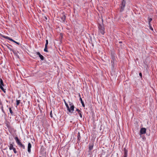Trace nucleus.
<instances>
[{
	"mask_svg": "<svg viewBox=\"0 0 157 157\" xmlns=\"http://www.w3.org/2000/svg\"><path fill=\"white\" fill-rule=\"evenodd\" d=\"M126 5V1L125 0H122L121 1L120 5L119 11L120 12H123L124 9Z\"/></svg>",
	"mask_w": 157,
	"mask_h": 157,
	"instance_id": "f257e3e1",
	"label": "nucleus"
},
{
	"mask_svg": "<svg viewBox=\"0 0 157 157\" xmlns=\"http://www.w3.org/2000/svg\"><path fill=\"white\" fill-rule=\"evenodd\" d=\"M16 143L17 144L21 147L23 149H25V146L22 144L20 140L19 139L17 136H16L14 138Z\"/></svg>",
	"mask_w": 157,
	"mask_h": 157,
	"instance_id": "f03ea898",
	"label": "nucleus"
},
{
	"mask_svg": "<svg viewBox=\"0 0 157 157\" xmlns=\"http://www.w3.org/2000/svg\"><path fill=\"white\" fill-rule=\"evenodd\" d=\"M98 26L99 32L101 34L104 35L105 32L104 31L105 28L103 25L102 24H99Z\"/></svg>",
	"mask_w": 157,
	"mask_h": 157,
	"instance_id": "7ed1b4c3",
	"label": "nucleus"
},
{
	"mask_svg": "<svg viewBox=\"0 0 157 157\" xmlns=\"http://www.w3.org/2000/svg\"><path fill=\"white\" fill-rule=\"evenodd\" d=\"M69 105L70 107L69 108V110H67L69 112L72 113L74 111V109L75 108L74 105L71 102L69 101Z\"/></svg>",
	"mask_w": 157,
	"mask_h": 157,
	"instance_id": "20e7f679",
	"label": "nucleus"
},
{
	"mask_svg": "<svg viewBox=\"0 0 157 157\" xmlns=\"http://www.w3.org/2000/svg\"><path fill=\"white\" fill-rule=\"evenodd\" d=\"M94 146V145L93 143H90L89 144L88 152L90 154L91 152V151L93 149Z\"/></svg>",
	"mask_w": 157,
	"mask_h": 157,
	"instance_id": "39448f33",
	"label": "nucleus"
},
{
	"mask_svg": "<svg viewBox=\"0 0 157 157\" xmlns=\"http://www.w3.org/2000/svg\"><path fill=\"white\" fill-rule=\"evenodd\" d=\"M5 46H6L11 51H12L14 53H15V52L14 50L11 48H10V46L12 47V46L11 45L8 44H4Z\"/></svg>",
	"mask_w": 157,
	"mask_h": 157,
	"instance_id": "423d86ee",
	"label": "nucleus"
},
{
	"mask_svg": "<svg viewBox=\"0 0 157 157\" xmlns=\"http://www.w3.org/2000/svg\"><path fill=\"white\" fill-rule=\"evenodd\" d=\"M146 129L144 128H142L140 130V134H144L146 133Z\"/></svg>",
	"mask_w": 157,
	"mask_h": 157,
	"instance_id": "0eeeda50",
	"label": "nucleus"
},
{
	"mask_svg": "<svg viewBox=\"0 0 157 157\" xmlns=\"http://www.w3.org/2000/svg\"><path fill=\"white\" fill-rule=\"evenodd\" d=\"M1 36L6 39H8L9 40L11 41H12L13 42H14V40H13V39H12V38L9 37L8 36H4V35H2L1 34Z\"/></svg>",
	"mask_w": 157,
	"mask_h": 157,
	"instance_id": "6e6552de",
	"label": "nucleus"
},
{
	"mask_svg": "<svg viewBox=\"0 0 157 157\" xmlns=\"http://www.w3.org/2000/svg\"><path fill=\"white\" fill-rule=\"evenodd\" d=\"M61 21L62 22H64L65 21L66 19V16L65 14H62V15L60 17Z\"/></svg>",
	"mask_w": 157,
	"mask_h": 157,
	"instance_id": "1a4fd4ad",
	"label": "nucleus"
},
{
	"mask_svg": "<svg viewBox=\"0 0 157 157\" xmlns=\"http://www.w3.org/2000/svg\"><path fill=\"white\" fill-rule=\"evenodd\" d=\"M77 138V139L78 140L77 143H79L80 142V140L81 138V136H80V134L79 132H78V133Z\"/></svg>",
	"mask_w": 157,
	"mask_h": 157,
	"instance_id": "9d476101",
	"label": "nucleus"
},
{
	"mask_svg": "<svg viewBox=\"0 0 157 157\" xmlns=\"http://www.w3.org/2000/svg\"><path fill=\"white\" fill-rule=\"evenodd\" d=\"M36 54L39 56L41 60H43L44 59V57L41 55L39 52H36Z\"/></svg>",
	"mask_w": 157,
	"mask_h": 157,
	"instance_id": "9b49d317",
	"label": "nucleus"
},
{
	"mask_svg": "<svg viewBox=\"0 0 157 157\" xmlns=\"http://www.w3.org/2000/svg\"><path fill=\"white\" fill-rule=\"evenodd\" d=\"M31 144L30 143H29L28 144V151L29 153L31 152Z\"/></svg>",
	"mask_w": 157,
	"mask_h": 157,
	"instance_id": "f8f14e48",
	"label": "nucleus"
},
{
	"mask_svg": "<svg viewBox=\"0 0 157 157\" xmlns=\"http://www.w3.org/2000/svg\"><path fill=\"white\" fill-rule=\"evenodd\" d=\"M76 111H77L78 114L79 115L80 117L81 118H82V112L79 109H76Z\"/></svg>",
	"mask_w": 157,
	"mask_h": 157,
	"instance_id": "ddd939ff",
	"label": "nucleus"
},
{
	"mask_svg": "<svg viewBox=\"0 0 157 157\" xmlns=\"http://www.w3.org/2000/svg\"><path fill=\"white\" fill-rule=\"evenodd\" d=\"M128 154V150L124 148V156L125 157H127Z\"/></svg>",
	"mask_w": 157,
	"mask_h": 157,
	"instance_id": "4468645a",
	"label": "nucleus"
},
{
	"mask_svg": "<svg viewBox=\"0 0 157 157\" xmlns=\"http://www.w3.org/2000/svg\"><path fill=\"white\" fill-rule=\"evenodd\" d=\"M112 60H111V63H112V65H113V64L114 63L115 60V56L114 55H112Z\"/></svg>",
	"mask_w": 157,
	"mask_h": 157,
	"instance_id": "2eb2a0df",
	"label": "nucleus"
},
{
	"mask_svg": "<svg viewBox=\"0 0 157 157\" xmlns=\"http://www.w3.org/2000/svg\"><path fill=\"white\" fill-rule=\"evenodd\" d=\"M79 96L80 97V100L81 101V102L82 104V105L83 107H84L85 106V104H84V102L83 101L82 98H81L80 95L79 94Z\"/></svg>",
	"mask_w": 157,
	"mask_h": 157,
	"instance_id": "dca6fc26",
	"label": "nucleus"
},
{
	"mask_svg": "<svg viewBox=\"0 0 157 157\" xmlns=\"http://www.w3.org/2000/svg\"><path fill=\"white\" fill-rule=\"evenodd\" d=\"M63 101H64V102L65 103V105H66V108H67V110H69V106H68V104L66 102V101H65V100H64Z\"/></svg>",
	"mask_w": 157,
	"mask_h": 157,
	"instance_id": "f3484780",
	"label": "nucleus"
},
{
	"mask_svg": "<svg viewBox=\"0 0 157 157\" xmlns=\"http://www.w3.org/2000/svg\"><path fill=\"white\" fill-rule=\"evenodd\" d=\"M9 147V149L10 150H12L13 149L14 147H13V144L10 143V144Z\"/></svg>",
	"mask_w": 157,
	"mask_h": 157,
	"instance_id": "a211bd4d",
	"label": "nucleus"
},
{
	"mask_svg": "<svg viewBox=\"0 0 157 157\" xmlns=\"http://www.w3.org/2000/svg\"><path fill=\"white\" fill-rule=\"evenodd\" d=\"M0 88L3 91V92L5 93H6V89H4L3 86H0Z\"/></svg>",
	"mask_w": 157,
	"mask_h": 157,
	"instance_id": "6ab92c4d",
	"label": "nucleus"
},
{
	"mask_svg": "<svg viewBox=\"0 0 157 157\" xmlns=\"http://www.w3.org/2000/svg\"><path fill=\"white\" fill-rule=\"evenodd\" d=\"M9 109L10 110V113L11 114V115L12 116L13 115V113L12 110L11 108L10 107L9 108Z\"/></svg>",
	"mask_w": 157,
	"mask_h": 157,
	"instance_id": "aec40b11",
	"label": "nucleus"
},
{
	"mask_svg": "<svg viewBox=\"0 0 157 157\" xmlns=\"http://www.w3.org/2000/svg\"><path fill=\"white\" fill-rule=\"evenodd\" d=\"M152 20V19L151 18H148V25H150L151 22Z\"/></svg>",
	"mask_w": 157,
	"mask_h": 157,
	"instance_id": "412c9836",
	"label": "nucleus"
},
{
	"mask_svg": "<svg viewBox=\"0 0 157 157\" xmlns=\"http://www.w3.org/2000/svg\"><path fill=\"white\" fill-rule=\"evenodd\" d=\"M21 101L20 100H16V105H18L20 103Z\"/></svg>",
	"mask_w": 157,
	"mask_h": 157,
	"instance_id": "4be33fe9",
	"label": "nucleus"
},
{
	"mask_svg": "<svg viewBox=\"0 0 157 157\" xmlns=\"http://www.w3.org/2000/svg\"><path fill=\"white\" fill-rule=\"evenodd\" d=\"M47 47H48L47 46H45V48L44 49V52H48V48H47Z\"/></svg>",
	"mask_w": 157,
	"mask_h": 157,
	"instance_id": "5701e85b",
	"label": "nucleus"
},
{
	"mask_svg": "<svg viewBox=\"0 0 157 157\" xmlns=\"http://www.w3.org/2000/svg\"><path fill=\"white\" fill-rule=\"evenodd\" d=\"M12 150H13V151L15 154H16L17 153V151L15 147H14Z\"/></svg>",
	"mask_w": 157,
	"mask_h": 157,
	"instance_id": "b1692460",
	"label": "nucleus"
},
{
	"mask_svg": "<svg viewBox=\"0 0 157 157\" xmlns=\"http://www.w3.org/2000/svg\"><path fill=\"white\" fill-rule=\"evenodd\" d=\"M48 40H46V44H45V46H47L48 47Z\"/></svg>",
	"mask_w": 157,
	"mask_h": 157,
	"instance_id": "393cba45",
	"label": "nucleus"
},
{
	"mask_svg": "<svg viewBox=\"0 0 157 157\" xmlns=\"http://www.w3.org/2000/svg\"><path fill=\"white\" fill-rule=\"evenodd\" d=\"M3 83L2 80L1 79H0V85H2Z\"/></svg>",
	"mask_w": 157,
	"mask_h": 157,
	"instance_id": "a878e982",
	"label": "nucleus"
},
{
	"mask_svg": "<svg viewBox=\"0 0 157 157\" xmlns=\"http://www.w3.org/2000/svg\"><path fill=\"white\" fill-rule=\"evenodd\" d=\"M1 109L2 110V111L5 114V112L4 111V110L3 109V106H2L1 107Z\"/></svg>",
	"mask_w": 157,
	"mask_h": 157,
	"instance_id": "bb28decb",
	"label": "nucleus"
},
{
	"mask_svg": "<svg viewBox=\"0 0 157 157\" xmlns=\"http://www.w3.org/2000/svg\"><path fill=\"white\" fill-rule=\"evenodd\" d=\"M13 42L15 43L16 44H17L18 45H19L20 44V43H19V42H17L15 40H14V42Z\"/></svg>",
	"mask_w": 157,
	"mask_h": 157,
	"instance_id": "cd10ccee",
	"label": "nucleus"
},
{
	"mask_svg": "<svg viewBox=\"0 0 157 157\" xmlns=\"http://www.w3.org/2000/svg\"><path fill=\"white\" fill-rule=\"evenodd\" d=\"M149 27H150V29L152 30H153V28H152V27H151V24H150V25H149Z\"/></svg>",
	"mask_w": 157,
	"mask_h": 157,
	"instance_id": "c85d7f7f",
	"label": "nucleus"
},
{
	"mask_svg": "<svg viewBox=\"0 0 157 157\" xmlns=\"http://www.w3.org/2000/svg\"><path fill=\"white\" fill-rule=\"evenodd\" d=\"M139 75L140 76V77H141V78H142V73L141 72H140L139 73Z\"/></svg>",
	"mask_w": 157,
	"mask_h": 157,
	"instance_id": "c756f323",
	"label": "nucleus"
},
{
	"mask_svg": "<svg viewBox=\"0 0 157 157\" xmlns=\"http://www.w3.org/2000/svg\"><path fill=\"white\" fill-rule=\"evenodd\" d=\"M50 117H52V111H51L50 113Z\"/></svg>",
	"mask_w": 157,
	"mask_h": 157,
	"instance_id": "7c9ffc66",
	"label": "nucleus"
},
{
	"mask_svg": "<svg viewBox=\"0 0 157 157\" xmlns=\"http://www.w3.org/2000/svg\"><path fill=\"white\" fill-rule=\"evenodd\" d=\"M4 86V83H3V84H2V85H0V86Z\"/></svg>",
	"mask_w": 157,
	"mask_h": 157,
	"instance_id": "2f4dec72",
	"label": "nucleus"
},
{
	"mask_svg": "<svg viewBox=\"0 0 157 157\" xmlns=\"http://www.w3.org/2000/svg\"><path fill=\"white\" fill-rule=\"evenodd\" d=\"M44 18H45L46 20H47V17H46V16H44Z\"/></svg>",
	"mask_w": 157,
	"mask_h": 157,
	"instance_id": "473e14b6",
	"label": "nucleus"
},
{
	"mask_svg": "<svg viewBox=\"0 0 157 157\" xmlns=\"http://www.w3.org/2000/svg\"><path fill=\"white\" fill-rule=\"evenodd\" d=\"M6 126L8 127V128H9V125L8 124H6Z\"/></svg>",
	"mask_w": 157,
	"mask_h": 157,
	"instance_id": "72a5a7b5",
	"label": "nucleus"
},
{
	"mask_svg": "<svg viewBox=\"0 0 157 157\" xmlns=\"http://www.w3.org/2000/svg\"><path fill=\"white\" fill-rule=\"evenodd\" d=\"M119 43H120V44H121V43H122V42L121 41H119Z\"/></svg>",
	"mask_w": 157,
	"mask_h": 157,
	"instance_id": "f704fd0d",
	"label": "nucleus"
}]
</instances>
